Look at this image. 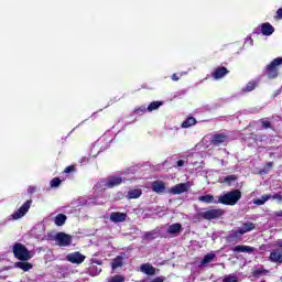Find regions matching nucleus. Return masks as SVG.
<instances>
[{
    "instance_id": "1",
    "label": "nucleus",
    "mask_w": 282,
    "mask_h": 282,
    "mask_svg": "<svg viewBox=\"0 0 282 282\" xmlns=\"http://www.w3.org/2000/svg\"><path fill=\"white\" fill-rule=\"evenodd\" d=\"M226 215V210L221 208H212L205 212H199L194 216L195 221H202L205 219L206 221H213V219H221Z\"/></svg>"
},
{
    "instance_id": "2",
    "label": "nucleus",
    "mask_w": 282,
    "mask_h": 282,
    "mask_svg": "<svg viewBox=\"0 0 282 282\" xmlns=\"http://www.w3.org/2000/svg\"><path fill=\"white\" fill-rule=\"evenodd\" d=\"M13 257L19 261H30L32 253L28 250V247L21 242H15L12 247Z\"/></svg>"
},
{
    "instance_id": "3",
    "label": "nucleus",
    "mask_w": 282,
    "mask_h": 282,
    "mask_svg": "<svg viewBox=\"0 0 282 282\" xmlns=\"http://www.w3.org/2000/svg\"><path fill=\"white\" fill-rule=\"evenodd\" d=\"M239 199H241V191L234 189L223 196H219L218 204H224L225 206H235Z\"/></svg>"
},
{
    "instance_id": "4",
    "label": "nucleus",
    "mask_w": 282,
    "mask_h": 282,
    "mask_svg": "<svg viewBox=\"0 0 282 282\" xmlns=\"http://www.w3.org/2000/svg\"><path fill=\"white\" fill-rule=\"evenodd\" d=\"M282 65V57L274 58L269 65L265 66L264 74L270 80L279 78V66Z\"/></svg>"
},
{
    "instance_id": "5",
    "label": "nucleus",
    "mask_w": 282,
    "mask_h": 282,
    "mask_svg": "<svg viewBox=\"0 0 282 282\" xmlns=\"http://www.w3.org/2000/svg\"><path fill=\"white\" fill-rule=\"evenodd\" d=\"M32 207V199L26 200L18 210H15L11 218L17 220L21 219L22 217H25L28 213L30 212V208Z\"/></svg>"
},
{
    "instance_id": "6",
    "label": "nucleus",
    "mask_w": 282,
    "mask_h": 282,
    "mask_svg": "<svg viewBox=\"0 0 282 282\" xmlns=\"http://www.w3.org/2000/svg\"><path fill=\"white\" fill-rule=\"evenodd\" d=\"M32 207V199L26 200L18 210H15L11 218L17 220L21 219L22 217H25L28 213L30 212V208Z\"/></svg>"
},
{
    "instance_id": "7",
    "label": "nucleus",
    "mask_w": 282,
    "mask_h": 282,
    "mask_svg": "<svg viewBox=\"0 0 282 282\" xmlns=\"http://www.w3.org/2000/svg\"><path fill=\"white\" fill-rule=\"evenodd\" d=\"M54 240L61 247L72 246V236L63 231L57 232L54 237Z\"/></svg>"
},
{
    "instance_id": "8",
    "label": "nucleus",
    "mask_w": 282,
    "mask_h": 282,
    "mask_svg": "<svg viewBox=\"0 0 282 282\" xmlns=\"http://www.w3.org/2000/svg\"><path fill=\"white\" fill-rule=\"evenodd\" d=\"M191 185L188 183H180L171 187L167 193L171 195H182V193H188Z\"/></svg>"
},
{
    "instance_id": "9",
    "label": "nucleus",
    "mask_w": 282,
    "mask_h": 282,
    "mask_svg": "<svg viewBox=\"0 0 282 282\" xmlns=\"http://www.w3.org/2000/svg\"><path fill=\"white\" fill-rule=\"evenodd\" d=\"M85 259V256L80 253V251H75L66 256V261H69V263H76L77 265L84 263Z\"/></svg>"
},
{
    "instance_id": "10",
    "label": "nucleus",
    "mask_w": 282,
    "mask_h": 282,
    "mask_svg": "<svg viewBox=\"0 0 282 282\" xmlns=\"http://www.w3.org/2000/svg\"><path fill=\"white\" fill-rule=\"evenodd\" d=\"M243 234L240 229L231 230L230 234L226 237L227 243H239L241 241Z\"/></svg>"
},
{
    "instance_id": "11",
    "label": "nucleus",
    "mask_w": 282,
    "mask_h": 282,
    "mask_svg": "<svg viewBox=\"0 0 282 282\" xmlns=\"http://www.w3.org/2000/svg\"><path fill=\"white\" fill-rule=\"evenodd\" d=\"M151 186L153 193H156L158 195H163V193H166V183L164 181H153Z\"/></svg>"
},
{
    "instance_id": "12",
    "label": "nucleus",
    "mask_w": 282,
    "mask_h": 282,
    "mask_svg": "<svg viewBox=\"0 0 282 282\" xmlns=\"http://www.w3.org/2000/svg\"><path fill=\"white\" fill-rule=\"evenodd\" d=\"M228 142V135L225 133H216L212 137V144L214 147H221V144H226Z\"/></svg>"
},
{
    "instance_id": "13",
    "label": "nucleus",
    "mask_w": 282,
    "mask_h": 282,
    "mask_svg": "<svg viewBox=\"0 0 282 282\" xmlns=\"http://www.w3.org/2000/svg\"><path fill=\"white\" fill-rule=\"evenodd\" d=\"M122 184V177L120 176H109L105 187L106 188H116V186H120Z\"/></svg>"
},
{
    "instance_id": "14",
    "label": "nucleus",
    "mask_w": 282,
    "mask_h": 282,
    "mask_svg": "<svg viewBox=\"0 0 282 282\" xmlns=\"http://www.w3.org/2000/svg\"><path fill=\"white\" fill-rule=\"evenodd\" d=\"M227 74H230V70H228V68L221 66V67H217L215 69V72L212 73V76L215 80H219V79L224 78V76H226Z\"/></svg>"
},
{
    "instance_id": "15",
    "label": "nucleus",
    "mask_w": 282,
    "mask_h": 282,
    "mask_svg": "<svg viewBox=\"0 0 282 282\" xmlns=\"http://www.w3.org/2000/svg\"><path fill=\"white\" fill-rule=\"evenodd\" d=\"M271 263H282V249H274L269 256Z\"/></svg>"
},
{
    "instance_id": "16",
    "label": "nucleus",
    "mask_w": 282,
    "mask_h": 282,
    "mask_svg": "<svg viewBox=\"0 0 282 282\" xmlns=\"http://www.w3.org/2000/svg\"><path fill=\"white\" fill-rule=\"evenodd\" d=\"M260 28V32L263 36H272V34H274V26H272L270 22L262 23Z\"/></svg>"
},
{
    "instance_id": "17",
    "label": "nucleus",
    "mask_w": 282,
    "mask_h": 282,
    "mask_svg": "<svg viewBox=\"0 0 282 282\" xmlns=\"http://www.w3.org/2000/svg\"><path fill=\"white\" fill-rule=\"evenodd\" d=\"M110 219H111L115 224H120V223L127 220V214H126V213H120V212H112V213L110 214Z\"/></svg>"
},
{
    "instance_id": "18",
    "label": "nucleus",
    "mask_w": 282,
    "mask_h": 282,
    "mask_svg": "<svg viewBox=\"0 0 282 282\" xmlns=\"http://www.w3.org/2000/svg\"><path fill=\"white\" fill-rule=\"evenodd\" d=\"M140 270L143 274H148V276H155L156 274V269L152 267L151 263L141 264Z\"/></svg>"
},
{
    "instance_id": "19",
    "label": "nucleus",
    "mask_w": 282,
    "mask_h": 282,
    "mask_svg": "<svg viewBox=\"0 0 282 282\" xmlns=\"http://www.w3.org/2000/svg\"><path fill=\"white\" fill-rule=\"evenodd\" d=\"M254 247L246 246V245H238L232 248V252H247L248 254H252L254 252Z\"/></svg>"
},
{
    "instance_id": "20",
    "label": "nucleus",
    "mask_w": 282,
    "mask_h": 282,
    "mask_svg": "<svg viewBox=\"0 0 282 282\" xmlns=\"http://www.w3.org/2000/svg\"><path fill=\"white\" fill-rule=\"evenodd\" d=\"M15 268H19L20 270H23V272H30L32 268H34V264L20 260L19 262H15Z\"/></svg>"
},
{
    "instance_id": "21",
    "label": "nucleus",
    "mask_w": 282,
    "mask_h": 282,
    "mask_svg": "<svg viewBox=\"0 0 282 282\" xmlns=\"http://www.w3.org/2000/svg\"><path fill=\"white\" fill-rule=\"evenodd\" d=\"M198 202H203V204H219V200L215 199V196L210 194L199 196Z\"/></svg>"
},
{
    "instance_id": "22",
    "label": "nucleus",
    "mask_w": 282,
    "mask_h": 282,
    "mask_svg": "<svg viewBox=\"0 0 282 282\" xmlns=\"http://www.w3.org/2000/svg\"><path fill=\"white\" fill-rule=\"evenodd\" d=\"M254 228H257V225H254V223L247 221L242 224V227L239 228V230L242 231V235H246V232H252Z\"/></svg>"
},
{
    "instance_id": "23",
    "label": "nucleus",
    "mask_w": 282,
    "mask_h": 282,
    "mask_svg": "<svg viewBox=\"0 0 282 282\" xmlns=\"http://www.w3.org/2000/svg\"><path fill=\"white\" fill-rule=\"evenodd\" d=\"M123 258L122 256H117L115 259L111 261V268L112 270H118V268H122L123 265Z\"/></svg>"
},
{
    "instance_id": "24",
    "label": "nucleus",
    "mask_w": 282,
    "mask_h": 282,
    "mask_svg": "<svg viewBox=\"0 0 282 282\" xmlns=\"http://www.w3.org/2000/svg\"><path fill=\"white\" fill-rule=\"evenodd\" d=\"M269 199H272V194H265L262 195L261 198L253 199V204L256 206H263V204H265V202H269Z\"/></svg>"
},
{
    "instance_id": "25",
    "label": "nucleus",
    "mask_w": 282,
    "mask_h": 282,
    "mask_svg": "<svg viewBox=\"0 0 282 282\" xmlns=\"http://www.w3.org/2000/svg\"><path fill=\"white\" fill-rule=\"evenodd\" d=\"M67 221V216L65 214H58L55 216L54 224L55 226H65V223Z\"/></svg>"
},
{
    "instance_id": "26",
    "label": "nucleus",
    "mask_w": 282,
    "mask_h": 282,
    "mask_svg": "<svg viewBox=\"0 0 282 282\" xmlns=\"http://www.w3.org/2000/svg\"><path fill=\"white\" fill-rule=\"evenodd\" d=\"M167 232L169 235H177V232H182V225L180 223L171 225Z\"/></svg>"
},
{
    "instance_id": "27",
    "label": "nucleus",
    "mask_w": 282,
    "mask_h": 282,
    "mask_svg": "<svg viewBox=\"0 0 282 282\" xmlns=\"http://www.w3.org/2000/svg\"><path fill=\"white\" fill-rule=\"evenodd\" d=\"M270 271H268L264 268H259V269H256L254 271H252V276L254 279H260L261 276H265Z\"/></svg>"
},
{
    "instance_id": "28",
    "label": "nucleus",
    "mask_w": 282,
    "mask_h": 282,
    "mask_svg": "<svg viewBox=\"0 0 282 282\" xmlns=\"http://www.w3.org/2000/svg\"><path fill=\"white\" fill-rule=\"evenodd\" d=\"M194 124H197V119L194 117H188L185 121L182 122V128L188 129L189 127H194Z\"/></svg>"
},
{
    "instance_id": "29",
    "label": "nucleus",
    "mask_w": 282,
    "mask_h": 282,
    "mask_svg": "<svg viewBox=\"0 0 282 282\" xmlns=\"http://www.w3.org/2000/svg\"><path fill=\"white\" fill-rule=\"evenodd\" d=\"M141 196L142 189H130L127 195L128 199H138Z\"/></svg>"
},
{
    "instance_id": "30",
    "label": "nucleus",
    "mask_w": 282,
    "mask_h": 282,
    "mask_svg": "<svg viewBox=\"0 0 282 282\" xmlns=\"http://www.w3.org/2000/svg\"><path fill=\"white\" fill-rule=\"evenodd\" d=\"M162 105H164V101H152L148 106V111L151 113V111H156V109L161 108Z\"/></svg>"
},
{
    "instance_id": "31",
    "label": "nucleus",
    "mask_w": 282,
    "mask_h": 282,
    "mask_svg": "<svg viewBox=\"0 0 282 282\" xmlns=\"http://www.w3.org/2000/svg\"><path fill=\"white\" fill-rule=\"evenodd\" d=\"M213 259H215V253H207V254H205V257L203 258L200 263H202V265H206L207 263H210V261H213Z\"/></svg>"
},
{
    "instance_id": "32",
    "label": "nucleus",
    "mask_w": 282,
    "mask_h": 282,
    "mask_svg": "<svg viewBox=\"0 0 282 282\" xmlns=\"http://www.w3.org/2000/svg\"><path fill=\"white\" fill-rule=\"evenodd\" d=\"M257 89V82H249L245 88H242V91H254Z\"/></svg>"
},
{
    "instance_id": "33",
    "label": "nucleus",
    "mask_w": 282,
    "mask_h": 282,
    "mask_svg": "<svg viewBox=\"0 0 282 282\" xmlns=\"http://www.w3.org/2000/svg\"><path fill=\"white\" fill-rule=\"evenodd\" d=\"M147 111H148L147 106H140V107L134 109V113H137V116H144V113Z\"/></svg>"
},
{
    "instance_id": "34",
    "label": "nucleus",
    "mask_w": 282,
    "mask_h": 282,
    "mask_svg": "<svg viewBox=\"0 0 282 282\" xmlns=\"http://www.w3.org/2000/svg\"><path fill=\"white\" fill-rule=\"evenodd\" d=\"M223 282H239V278L237 275H227L223 279Z\"/></svg>"
},
{
    "instance_id": "35",
    "label": "nucleus",
    "mask_w": 282,
    "mask_h": 282,
    "mask_svg": "<svg viewBox=\"0 0 282 282\" xmlns=\"http://www.w3.org/2000/svg\"><path fill=\"white\" fill-rule=\"evenodd\" d=\"M260 122L262 124V129H274V127L272 126V122L270 121H265L264 119H261Z\"/></svg>"
},
{
    "instance_id": "36",
    "label": "nucleus",
    "mask_w": 282,
    "mask_h": 282,
    "mask_svg": "<svg viewBox=\"0 0 282 282\" xmlns=\"http://www.w3.org/2000/svg\"><path fill=\"white\" fill-rule=\"evenodd\" d=\"M58 186H61V178L54 177V178L51 181V187H52V188H58Z\"/></svg>"
},
{
    "instance_id": "37",
    "label": "nucleus",
    "mask_w": 282,
    "mask_h": 282,
    "mask_svg": "<svg viewBox=\"0 0 282 282\" xmlns=\"http://www.w3.org/2000/svg\"><path fill=\"white\" fill-rule=\"evenodd\" d=\"M226 184H231V182H237V175H228L225 177Z\"/></svg>"
},
{
    "instance_id": "38",
    "label": "nucleus",
    "mask_w": 282,
    "mask_h": 282,
    "mask_svg": "<svg viewBox=\"0 0 282 282\" xmlns=\"http://www.w3.org/2000/svg\"><path fill=\"white\" fill-rule=\"evenodd\" d=\"M74 171H76V165H69L65 167L64 173H74Z\"/></svg>"
},
{
    "instance_id": "39",
    "label": "nucleus",
    "mask_w": 282,
    "mask_h": 282,
    "mask_svg": "<svg viewBox=\"0 0 282 282\" xmlns=\"http://www.w3.org/2000/svg\"><path fill=\"white\" fill-rule=\"evenodd\" d=\"M272 166H274V163L273 162H268L265 164V167H264V172L268 173L270 171V169H272Z\"/></svg>"
},
{
    "instance_id": "40",
    "label": "nucleus",
    "mask_w": 282,
    "mask_h": 282,
    "mask_svg": "<svg viewBox=\"0 0 282 282\" xmlns=\"http://www.w3.org/2000/svg\"><path fill=\"white\" fill-rule=\"evenodd\" d=\"M271 199H278L279 202L282 200V195H281V192L274 194V195H271Z\"/></svg>"
},
{
    "instance_id": "41",
    "label": "nucleus",
    "mask_w": 282,
    "mask_h": 282,
    "mask_svg": "<svg viewBox=\"0 0 282 282\" xmlns=\"http://www.w3.org/2000/svg\"><path fill=\"white\" fill-rule=\"evenodd\" d=\"M28 193L30 195H33V193H36V186H30L29 189H28Z\"/></svg>"
},
{
    "instance_id": "42",
    "label": "nucleus",
    "mask_w": 282,
    "mask_h": 282,
    "mask_svg": "<svg viewBox=\"0 0 282 282\" xmlns=\"http://www.w3.org/2000/svg\"><path fill=\"white\" fill-rule=\"evenodd\" d=\"M150 282H164V276H158V278L151 280Z\"/></svg>"
},
{
    "instance_id": "43",
    "label": "nucleus",
    "mask_w": 282,
    "mask_h": 282,
    "mask_svg": "<svg viewBox=\"0 0 282 282\" xmlns=\"http://www.w3.org/2000/svg\"><path fill=\"white\" fill-rule=\"evenodd\" d=\"M275 19H282V8L278 9Z\"/></svg>"
},
{
    "instance_id": "44",
    "label": "nucleus",
    "mask_w": 282,
    "mask_h": 282,
    "mask_svg": "<svg viewBox=\"0 0 282 282\" xmlns=\"http://www.w3.org/2000/svg\"><path fill=\"white\" fill-rule=\"evenodd\" d=\"M184 164H185V162H184V160H178L177 162H176V167H182V166H184Z\"/></svg>"
},
{
    "instance_id": "45",
    "label": "nucleus",
    "mask_w": 282,
    "mask_h": 282,
    "mask_svg": "<svg viewBox=\"0 0 282 282\" xmlns=\"http://www.w3.org/2000/svg\"><path fill=\"white\" fill-rule=\"evenodd\" d=\"M172 80H174V82H177V80H180V76H177V74H173L172 75Z\"/></svg>"
},
{
    "instance_id": "46",
    "label": "nucleus",
    "mask_w": 282,
    "mask_h": 282,
    "mask_svg": "<svg viewBox=\"0 0 282 282\" xmlns=\"http://www.w3.org/2000/svg\"><path fill=\"white\" fill-rule=\"evenodd\" d=\"M276 246H278V248H282V239H279V240L276 241Z\"/></svg>"
},
{
    "instance_id": "47",
    "label": "nucleus",
    "mask_w": 282,
    "mask_h": 282,
    "mask_svg": "<svg viewBox=\"0 0 282 282\" xmlns=\"http://www.w3.org/2000/svg\"><path fill=\"white\" fill-rule=\"evenodd\" d=\"M275 217H282V209L275 213Z\"/></svg>"
},
{
    "instance_id": "48",
    "label": "nucleus",
    "mask_w": 282,
    "mask_h": 282,
    "mask_svg": "<svg viewBox=\"0 0 282 282\" xmlns=\"http://www.w3.org/2000/svg\"><path fill=\"white\" fill-rule=\"evenodd\" d=\"M102 272V269H97V274H100Z\"/></svg>"
},
{
    "instance_id": "49",
    "label": "nucleus",
    "mask_w": 282,
    "mask_h": 282,
    "mask_svg": "<svg viewBox=\"0 0 282 282\" xmlns=\"http://www.w3.org/2000/svg\"><path fill=\"white\" fill-rule=\"evenodd\" d=\"M97 265H102V262H100V261H97Z\"/></svg>"
}]
</instances>
